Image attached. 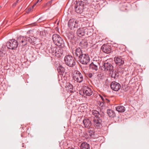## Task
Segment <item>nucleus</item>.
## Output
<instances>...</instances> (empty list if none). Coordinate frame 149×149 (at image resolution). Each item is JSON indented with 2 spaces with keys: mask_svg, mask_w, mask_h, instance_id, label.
<instances>
[{
  "mask_svg": "<svg viewBox=\"0 0 149 149\" xmlns=\"http://www.w3.org/2000/svg\"><path fill=\"white\" fill-rule=\"evenodd\" d=\"M111 89L115 91H118L120 88V84L115 81L112 82L111 84Z\"/></svg>",
  "mask_w": 149,
  "mask_h": 149,
  "instance_id": "ddd939ff",
  "label": "nucleus"
},
{
  "mask_svg": "<svg viewBox=\"0 0 149 149\" xmlns=\"http://www.w3.org/2000/svg\"><path fill=\"white\" fill-rule=\"evenodd\" d=\"M4 55L5 54H3L2 52L0 51V57H3Z\"/></svg>",
  "mask_w": 149,
  "mask_h": 149,
  "instance_id": "473e14b6",
  "label": "nucleus"
},
{
  "mask_svg": "<svg viewBox=\"0 0 149 149\" xmlns=\"http://www.w3.org/2000/svg\"><path fill=\"white\" fill-rule=\"evenodd\" d=\"M84 2L81 1L75 6V10L77 13H80L82 12L83 9L84 8Z\"/></svg>",
  "mask_w": 149,
  "mask_h": 149,
  "instance_id": "1a4fd4ad",
  "label": "nucleus"
},
{
  "mask_svg": "<svg viewBox=\"0 0 149 149\" xmlns=\"http://www.w3.org/2000/svg\"><path fill=\"white\" fill-rule=\"evenodd\" d=\"M72 52L74 56L77 57L78 58L84 54L81 49L79 47H76L75 49H74L72 50Z\"/></svg>",
  "mask_w": 149,
  "mask_h": 149,
  "instance_id": "9b49d317",
  "label": "nucleus"
},
{
  "mask_svg": "<svg viewBox=\"0 0 149 149\" xmlns=\"http://www.w3.org/2000/svg\"><path fill=\"white\" fill-rule=\"evenodd\" d=\"M105 103L106 102L108 103L109 102V101H110L109 100V99H108L106 98H105Z\"/></svg>",
  "mask_w": 149,
  "mask_h": 149,
  "instance_id": "f704fd0d",
  "label": "nucleus"
},
{
  "mask_svg": "<svg viewBox=\"0 0 149 149\" xmlns=\"http://www.w3.org/2000/svg\"><path fill=\"white\" fill-rule=\"evenodd\" d=\"M92 74L91 73H88L87 74V76L90 78H91L92 76Z\"/></svg>",
  "mask_w": 149,
  "mask_h": 149,
  "instance_id": "72a5a7b5",
  "label": "nucleus"
},
{
  "mask_svg": "<svg viewBox=\"0 0 149 149\" xmlns=\"http://www.w3.org/2000/svg\"><path fill=\"white\" fill-rule=\"evenodd\" d=\"M35 26V23L33 24H29V27L31 26Z\"/></svg>",
  "mask_w": 149,
  "mask_h": 149,
  "instance_id": "c9c22d12",
  "label": "nucleus"
},
{
  "mask_svg": "<svg viewBox=\"0 0 149 149\" xmlns=\"http://www.w3.org/2000/svg\"><path fill=\"white\" fill-rule=\"evenodd\" d=\"M65 87L66 88V90L68 92L72 93L73 92V86L69 83L68 82L66 83Z\"/></svg>",
  "mask_w": 149,
  "mask_h": 149,
  "instance_id": "a211bd4d",
  "label": "nucleus"
},
{
  "mask_svg": "<svg viewBox=\"0 0 149 149\" xmlns=\"http://www.w3.org/2000/svg\"><path fill=\"white\" fill-rule=\"evenodd\" d=\"M63 53V51L61 48L59 47L56 48L55 50L54 54L56 56L58 54H59V55L60 56V54H62Z\"/></svg>",
  "mask_w": 149,
  "mask_h": 149,
  "instance_id": "393cba45",
  "label": "nucleus"
},
{
  "mask_svg": "<svg viewBox=\"0 0 149 149\" xmlns=\"http://www.w3.org/2000/svg\"><path fill=\"white\" fill-rule=\"evenodd\" d=\"M109 72L110 75L111 76V77L114 78H115L117 73V72L116 71H114L113 69L112 70V71H110Z\"/></svg>",
  "mask_w": 149,
  "mask_h": 149,
  "instance_id": "a878e982",
  "label": "nucleus"
},
{
  "mask_svg": "<svg viewBox=\"0 0 149 149\" xmlns=\"http://www.w3.org/2000/svg\"><path fill=\"white\" fill-rule=\"evenodd\" d=\"M57 69L58 72H64L65 71L64 68L61 65H59Z\"/></svg>",
  "mask_w": 149,
  "mask_h": 149,
  "instance_id": "bb28decb",
  "label": "nucleus"
},
{
  "mask_svg": "<svg viewBox=\"0 0 149 149\" xmlns=\"http://www.w3.org/2000/svg\"><path fill=\"white\" fill-rule=\"evenodd\" d=\"M72 78L74 81L80 83L82 82L84 80L82 75L79 71L75 70L72 72Z\"/></svg>",
  "mask_w": 149,
  "mask_h": 149,
  "instance_id": "f03ea898",
  "label": "nucleus"
},
{
  "mask_svg": "<svg viewBox=\"0 0 149 149\" xmlns=\"http://www.w3.org/2000/svg\"><path fill=\"white\" fill-rule=\"evenodd\" d=\"M86 29V27H82L79 28L77 32V35L79 37H81L84 35L85 33V30Z\"/></svg>",
  "mask_w": 149,
  "mask_h": 149,
  "instance_id": "dca6fc26",
  "label": "nucleus"
},
{
  "mask_svg": "<svg viewBox=\"0 0 149 149\" xmlns=\"http://www.w3.org/2000/svg\"><path fill=\"white\" fill-rule=\"evenodd\" d=\"M104 103L103 102H101V101H98L97 102V104H98V105H99L100 106V107H102L103 106L104 104Z\"/></svg>",
  "mask_w": 149,
  "mask_h": 149,
  "instance_id": "cd10ccee",
  "label": "nucleus"
},
{
  "mask_svg": "<svg viewBox=\"0 0 149 149\" xmlns=\"http://www.w3.org/2000/svg\"><path fill=\"white\" fill-rule=\"evenodd\" d=\"M83 92L84 95L86 96H90L92 94V91L91 88L87 86H84L80 92Z\"/></svg>",
  "mask_w": 149,
  "mask_h": 149,
  "instance_id": "9d476101",
  "label": "nucleus"
},
{
  "mask_svg": "<svg viewBox=\"0 0 149 149\" xmlns=\"http://www.w3.org/2000/svg\"><path fill=\"white\" fill-rule=\"evenodd\" d=\"M33 31L32 30H30L29 31V33L31 34L30 36L32 38H33L34 36V34L33 33Z\"/></svg>",
  "mask_w": 149,
  "mask_h": 149,
  "instance_id": "7c9ffc66",
  "label": "nucleus"
},
{
  "mask_svg": "<svg viewBox=\"0 0 149 149\" xmlns=\"http://www.w3.org/2000/svg\"><path fill=\"white\" fill-rule=\"evenodd\" d=\"M52 40L55 44L60 46H63L64 42L63 39L57 34H54L52 36Z\"/></svg>",
  "mask_w": 149,
  "mask_h": 149,
  "instance_id": "7ed1b4c3",
  "label": "nucleus"
},
{
  "mask_svg": "<svg viewBox=\"0 0 149 149\" xmlns=\"http://www.w3.org/2000/svg\"><path fill=\"white\" fill-rule=\"evenodd\" d=\"M116 110L119 112H124L125 110V107L122 105H119L115 107Z\"/></svg>",
  "mask_w": 149,
  "mask_h": 149,
  "instance_id": "412c9836",
  "label": "nucleus"
},
{
  "mask_svg": "<svg viewBox=\"0 0 149 149\" xmlns=\"http://www.w3.org/2000/svg\"><path fill=\"white\" fill-rule=\"evenodd\" d=\"M80 62L83 64L87 65L90 61V58L87 54H83L78 58Z\"/></svg>",
  "mask_w": 149,
  "mask_h": 149,
  "instance_id": "423d86ee",
  "label": "nucleus"
},
{
  "mask_svg": "<svg viewBox=\"0 0 149 149\" xmlns=\"http://www.w3.org/2000/svg\"><path fill=\"white\" fill-rule=\"evenodd\" d=\"M89 67L90 69L96 71L98 70L97 65L95 64L93 62L90 64Z\"/></svg>",
  "mask_w": 149,
  "mask_h": 149,
  "instance_id": "5701e85b",
  "label": "nucleus"
},
{
  "mask_svg": "<svg viewBox=\"0 0 149 149\" xmlns=\"http://www.w3.org/2000/svg\"><path fill=\"white\" fill-rule=\"evenodd\" d=\"M67 149H75L73 148L69 147Z\"/></svg>",
  "mask_w": 149,
  "mask_h": 149,
  "instance_id": "ea45409f",
  "label": "nucleus"
},
{
  "mask_svg": "<svg viewBox=\"0 0 149 149\" xmlns=\"http://www.w3.org/2000/svg\"><path fill=\"white\" fill-rule=\"evenodd\" d=\"M17 40L19 43L23 46H25L27 45L28 41L27 37L20 36L17 38Z\"/></svg>",
  "mask_w": 149,
  "mask_h": 149,
  "instance_id": "f8f14e48",
  "label": "nucleus"
},
{
  "mask_svg": "<svg viewBox=\"0 0 149 149\" xmlns=\"http://www.w3.org/2000/svg\"><path fill=\"white\" fill-rule=\"evenodd\" d=\"M19 44L17 40H16L12 39L7 42L6 46L8 49L14 50L17 47Z\"/></svg>",
  "mask_w": 149,
  "mask_h": 149,
  "instance_id": "39448f33",
  "label": "nucleus"
},
{
  "mask_svg": "<svg viewBox=\"0 0 149 149\" xmlns=\"http://www.w3.org/2000/svg\"><path fill=\"white\" fill-rule=\"evenodd\" d=\"M36 3H35L32 6V7H31L29 8V12L32 10L33 7L36 5Z\"/></svg>",
  "mask_w": 149,
  "mask_h": 149,
  "instance_id": "c756f323",
  "label": "nucleus"
},
{
  "mask_svg": "<svg viewBox=\"0 0 149 149\" xmlns=\"http://www.w3.org/2000/svg\"><path fill=\"white\" fill-rule=\"evenodd\" d=\"M116 64L118 65H120L124 63V61L121 56L116 57L114 58Z\"/></svg>",
  "mask_w": 149,
  "mask_h": 149,
  "instance_id": "2eb2a0df",
  "label": "nucleus"
},
{
  "mask_svg": "<svg viewBox=\"0 0 149 149\" xmlns=\"http://www.w3.org/2000/svg\"><path fill=\"white\" fill-rule=\"evenodd\" d=\"M30 39L31 40V38H30V37H29V40H29V42H30V43H31L32 42V41H30Z\"/></svg>",
  "mask_w": 149,
  "mask_h": 149,
  "instance_id": "4c0bfd02",
  "label": "nucleus"
},
{
  "mask_svg": "<svg viewBox=\"0 0 149 149\" xmlns=\"http://www.w3.org/2000/svg\"><path fill=\"white\" fill-rule=\"evenodd\" d=\"M42 0H38L36 2V4L38 3L39 1H41Z\"/></svg>",
  "mask_w": 149,
  "mask_h": 149,
  "instance_id": "58836bf2",
  "label": "nucleus"
},
{
  "mask_svg": "<svg viewBox=\"0 0 149 149\" xmlns=\"http://www.w3.org/2000/svg\"><path fill=\"white\" fill-rule=\"evenodd\" d=\"M65 64L68 66L72 67L75 65L74 58L70 55L66 56L64 59Z\"/></svg>",
  "mask_w": 149,
  "mask_h": 149,
  "instance_id": "20e7f679",
  "label": "nucleus"
},
{
  "mask_svg": "<svg viewBox=\"0 0 149 149\" xmlns=\"http://www.w3.org/2000/svg\"><path fill=\"white\" fill-rule=\"evenodd\" d=\"M79 22L75 21L74 19H70L68 23L69 27L71 29L77 28L78 26Z\"/></svg>",
  "mask_w": 149,
  "mask_h": 149,
  "instance_id": "0eeeda50",
  "label": "nucleus"
},
{
  "mask_svg": "<svg viewBox=\"0 0 149 149\" xmlns=\"http://www.w3.org/2000/svg\"><path fill=\"white\" fill-rule=\"evenodd\" d=\"M79 45L82 48H86L87 47L88 44L86 40L84 39L80 42Z\"/></svg>",
  "mask_w": 149,
  "mask_h": 149,
  "instance_id": "aec40b11",
  "label": "nucleus"
},
{
  "mask_svg": "<svg viewBox=\"0 0 149 149\" xmlns=\"http://www.w3.org/2000/svg\"><path fill=\"white\" fill-rule=\"evenodd\" d=\"M89 135L93 138H96L99 136V134L97 133V131H88Z\"/></svg>",
  "mask_w": 149,
  "mask_h": 149,
  "instance_id": "6ab92c4d",
  "label": "nucleus"
},
{
  "mask_svg": "<svg viewBox=\"0 0 149 149\" xmlns=\"http://www.w3.org/2000/svg\"><path fill=\"white\" fill-rule=\"evenodd\" d=\"M113 68L111 64L107 61H105L103 65L101 67L102 70L105 71H108L109 72L110 71H112L113 69Z\"/></svg>",
  "mask_w": 149,
  "mask_h": 149,
  "instance_id": "6e6552de",
  "label": "nucleus"
},
{
  "mask_svg": "<svg viewBox=\"0 0 149 149\" xmlns=\"http://www.w3.org/2000/svg\"><path fill=\"white\" fill-rule=\"evenodd\" d=\"M107 112L108 115L109 117L112 118L114 117L116 115L114 111L111 109H108L107 110Z\"/></svg>",
  "mask_w": 149,
  "mask_h": 149,
  "instance_id": "b1692460",
  "label": "nucleus"
},
{
  "mask_svg": "<svg viewBox=\"0 0 149 149\" xmlns=\"http://www.w3.org/2000/svg\"><path fill=\"white\" fill-rule=\"evenodd\" d=\"M100 97L101 99H102V102H103L104 103H105V98H106V97H103L101 95H100Z\"/></svg>",
  "mask_w": 149,
  "mask_h": 149,
  "instance_id": "2f4dec72",
  "label": "nucleus"
},
{
  "mask_svg": "<svg viewBox=\"0 0 149 149\" xmlns=\"http://www.w3.org/2000/svg\"><path fill=\"white\" fill-rule=\"evenodd\" d=\"M52 0H51L49 1L47 3L46 6H44V7L47 6V7H49L51 5L52 3Z\"/></svg>",
  "mask_w": 149,
  "mask_h": 149,
  "instance_id": "c85d7f7f",
  "label": "nucleus"
},
{
  "mask_svg": "<svg viewBox=\"0 0 149 149\" xmlns=\"http://www.w3.org/2000/svg\"><path fill=\"white\" fill-rule=\"evenodd\" d=\"M81 149H90V146L89 144L86 142H83L81 145Z\"/></svg>",
  "mask_w": 149,
  "mask_h": 149,
  "instance_id": "4be33fe9",
  "label": "nucleus"
},
{
  "mask_svg": "<svg viewBox=\"0 0 149 149\" xmlns=\"http://www.w3.org/2000/svg\"><path fill=\"white\" fill-rule=\"evenodd\" d=\"M84 127L87 129H89L91 125V121L88 118H85L83 120Z\"/></svg>",
  "mask_w": 149,
  "mask_h": 149,
  "instance_id": "f3484780",
  "label": "nucleus"
},
{
  "mask_svg": "<svg viewBox=\"0 0 149 149\" xmlns=\"http://www.w3.org/2000/svg\"><path fill=\"white\" fill-rule=\"evenodd\" d=\"M101 49L103 52L107 54L110 53L111 50L110 46L104 44L102 46Z\"/></svg>",
  "mask_w": 149,
  "mask_h": 149,
  "instance_id": "4468645a",
  "label": "nucleus"
},
{
  "mask_svg": "<svg viewBox=\"0 0 149 149\" xmlns=\"http://www.w3.org/2000/svg\"><path fill=\"white\" fill-rule=\"evenodd\" d=\"M19 0H17L16 2H15L13 5V6H15L16 3L18 2Z\"/></svg>",
  "mask_w": 149,
  "mask_h": 149,
  "instance_id": "e433bc0d",
  "label": "nucleus"
},
{
  "mask_svg": "<svg viewBox=\"0 0 149 149\" xmlns=\"http://www.w3.org/2000/svg\"><path fill=\"white\" fill-rule=\"evenodd\" d=\"M92 116L93 117V125L96 128L99 129L101 126L102 120L100 118V116L99 111L95 110H93L92 111Z\"/></svg>",
  "mask_w": 149,
  "mask_h": 149,
  "instance_id": "f257e3e1",
  "label": "nucleus"
}]
</instances>
